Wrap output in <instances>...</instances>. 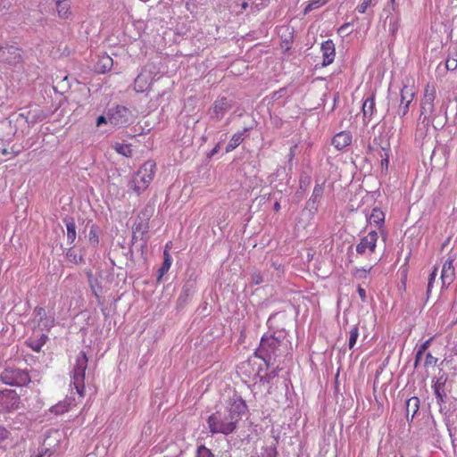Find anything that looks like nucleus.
<instances>
[{
  "instance_id": "1",
  "label": "nucleus",
  "mask_w": 457,
  "mask_h": 457,
  "mask_svg": "<svg viewBox=\"0 0 457 457\" xmlns=\"http://www.w3.org/2000/svg\"><path fill=\"white\" fill-rule=\"evenodd\" d=\"M247 405L242 399H237L230 406L221 411L212 413L207 420L210 431L212 434L229 435L236 431L237 423L245 412Z\"/></svg>"
},
{
  "instance_id": "2",
  "label": "nucleus",
  "mask_w": 457,
  "mask_h": 457,
  "mask_svg": "<svg viewBox=\"0 0 457 457\" xmlns=\"http://www.w3.org/2000/svg\"><path fill=\"white\" fill-rule=\"evenodd\" d=\"M155 171V162L153 160H147L133 175L129 182V188L139 195L148 188L154 178Z\"/></svg>"
},
{
  "instance_id": "3",
  "label": "nucleus",
  "mask_w": 457,
  "mask_h": 457,
  "mask_svg": "<svg viewBox=\"0 0 457 457\" xmlns=\"http://www.w3.org/2000/svg\"><path fill=\"white\" fill-rule=\"evenodd\" d=\"M88 359L85 352H80L75 359L72 369L71 384L80 397L85 396V373L87 368Z\"/></svg>"
},
{
  "instance_id": "4",
  "label": "nucleus",
  "mask_w": 457,
  "mask_h": 457,
  "mask_svg": "<svg viewBox=\"0 0 457 457\" xmlns=\"http://www.w3.org/2000/svg\"><path fill=\"white\" fill-rule=\"evenodd\" d=\"M3 383L12 386H23L29 383V373L21 369L6 368L0 375Z\"/></svg>"
},
{
  "instance_id": "5",
  "label": "nucleus",
  "mask_w": 457,
  "mask_h": 457,
  "mask_svg": "<svg viewBox=\"0 0 457 457\" xmlns=\"http://www.w3.org/2000/svg\"><path fill=\"white\" fill-rule=\"evenodd\" d=\"M436 86L434 84H428L425 87L424 96L421 101V113L420 118H422V123L427 122V126L429 125L430 120L429 116L434 112V101L436 99Z\"/></svg>"
},
{
  "instance_id": "6",
  "label": "nucleus",
  "mask_w": 457,
  "mask_h": 457,
  "mask_svg": "<svg viewBox=\"0 0 457 457\" xmlns=\"http://www.w3.org/2000/svg\"><path fill=\"white\" fill-rule=\"evenodd\" d=\"M20 395L11 389L0 391V414L14 411L21 407Z\"/></svg>"
},
{
  "instance_id": "7",
  "label": "nucleus",
  "mask_w": 457,
  "mask_h": 457,
  "mask_svg": "<svg viewBox=\"0 0 457 457\" xmlns=\"http://www.w3.org/2000/svg\"><path fill=\"white\" fill-rule=\"evenodd\" d=\"M378 239V235L375 230L369 232L366 236L361 237L356 245L357 255L370 257L376 250Z\"/></svg>"
},
{
  "instance_id": "8",
  "label": "nucleus",
  "mask_w": 457,
  "mask_h": 457,
  "mask_svg": "<svg viewBox=\"0 0 457 457\" xmlns=\"http://www.w3.org/2000/svg\"><path fill=\"white\" fill-rule=\"evenodd\" d=\"M31 323L41 330H50L54 325V317L48 315L44 307L37 306L33 311Z\"/></svg>"
},
{
  "instance_id": "9",
  "label": "nucleus",
  "mask_w": 457,
  "mask_h": 457,
  "mask_svg": "<svg viewBox=\"0 0 457 457\" xmlns=\"http://www.w3.org/2000/svg\"><path fill=\"white\" fill-rule=\"evenodd\" d=\"M108 120L114 126H123L129 123L131 112L129 108L123 105H116L110 108L108 111Z\"/></svg>"
},
{
  "instance_id": "10",
  "label": "nucleus",
  "mask_w": 457,
  "mask_h": 457,
  "mask_svg": "<svg viewBox=\"0 0 457 457\" xmlns=\"http://www.w3.org/2000/svg\"><path fill=\"white\" fill-rule=\"evenodd\" d=\"M232 108V104L229 99L225 96L218 97L212 104L210 109L211 119L214 120H220L225 114Z\"/></svg>"
},
{
  "instance_id": "11",
  "label": "nucleus",
  "mask_w": 457,
  "mask_h": 457,
  "mask_svg": "<svg viewBox=\"0 0 457 457\" xmlns=\"http://www.w3.org/2000/svg\"><path fill=\"white\" fill-rule=\"evenodd\" d=\"M453 257H449L442 265L441 270V287L446 289L455 279V268L453 266Z\"/></svg>"
},
{
  "instance_id": "12",
  "label": "nucleus",
  "mask_w": 457,
  "mask_h": 457,
  "mask_svg": "<svg viewBox=\"0 0 457 457\" xmlns=\"http://www.w3.org/2000/svg\"><path fill=\"white\" fill-rule=\"evenodd\" d=\"M401 103L398 108V114L404 117L409 112V105L414 99V92L407 85H403L401 89Z\"/></svg>"
},
{
  "instance_id": "13",
  "label": "nucleus",
  "mask_w": 457,
  "mask_h": 457,
  "mask_svg": "<svg viewBox=\"0 0 457 457\" xmlns=\"http://www.w3.org/2000/svg\"><path fill=\"white\" fill-rule=\"evenodd\" d=\"M279 345V340L274 337H262L260 345V352L265 353L268 358L270 359L272 356L278 354L277 350Z\"/></svg>"
},
{
  "instance_id": "14",
  "label": "nucleus",
  "mask_w": 457,
  "mask_h": 457,
  "mask_svg": "<svg viewBox=\"0 0 457 457\" xmlns=\"http://www.w3.org/2000/svg\"><path fill=\"white\" fill-rule=\"evenodd\" d=\"M154 83V78L150 74L142 71L135 79L134 89L137 93H143L149 90Z\"/></svg>"
},
{
  "instance_id": "15",
  "label": "nucleus",
  "mask_w": 457,
  "mask_h": 457,
  "mask_svg": "<svg viewBox=\"0 0 457 457\" xmlns=\"http://www.w3.org/2000/svg\"><path fill=\"white\" fill-rule=\"evenodd\" d=\"M321 52L323 56L322 64L324 66L331 64L336 56L335 44L331 39H328L321 44Z\"/></svg>"
},
{
  "instance_id": "16",
  "label": "nucleus",
  "mask_w": 457,
  "mask_h": 457,
  "mask_svg": "<svg viewBox=\"0 0 457 457\" xmlns=\"http://www.w3.org/2000/svg\"><path fill=\"white\" fill-rule=\"evenodd\" d=\"M72 406H75V400L71 397H66L64 400L52 406L49 411L54 415H62L69 411Z\"/></svg>"
},
{
  "instance_id": "17",
  "label": "nucleus",
  "mask_w": 457,
  "mask_h": 457,
  "mask_svg": "<svg viewBox=\"0 0 457 457\" xmlns=\"http://www.w3.org/2000/svg\"><path fill=\"white\" fill-rule=\"evenodd\" d=\"M352 143V134L350 131H341L332 139V145L338 150H342Z\"/></svg>"
},
{
  "instance_id": "18",
  "label": "nucleus",
  "mask_w": 457,
  "mask_h": 457,
  "mask_svg": "<svg viewBox=\"0 0 457 457\" xmlns=\"http://www.w3.org/2000/svg\"><path fill=\"white\" fill-rule=\"evenodd\" d=\"M361 110L363 113V121L365 124H368L370 121L376 110L374 95H371L370 97L365 99Z\"/></svg>"
},
{
  "instance_id": "19",
  "label": "nucleus",
  "mask_w": 457,
  "mask_h": 457,
  "mask_svg": "<svg viewBox=\"0 0 457 457\" xmlns=\"http://www.w3.org/2000/svg\"><path fill=\"white\" fill-rule=\"evenodd\" d=\"M56 10L61 19H69L71 16L70 0H57Z\"/></svg>"
},
{
  "instance_id": "20",
  "label": "nucleus",
  "mask_w": 457,
  "mask_h": 457,
  "mask_svg": "<svg viewBox=\"0 0 457 457\" xmlns=\"http://www.w3.org/2000/svg\"><path fill=\"white\" fill-rule=\"evenodd\" d=\"M149 229L148 220L135 222L132 228L133 238H142Z\"/></svg>"
},
{
  "instance_id": "21",
  "label": "nucleus",
  "mask_w": 457,
  "mask_h": 457,
  "mask_svg": "<svg viewBox=\"0 0 457 457\" xmlns=\"http://www.w3.org/2000/svg\"><path fill=\"white\" fill-rule=\"evenodd\" d=\"M369 220L370 224H375L377 227L380 228L384 224L385 214L379 208H374L369 217Z\"/></svg>"
},
{
  "instance_id": "22",
  "label": "nucleus",
  "mask_w": 457,
  "mask_h": 457,
  "mask_svg": "<svg viewBox=\"0 0 457 457\" xmlns=\"http://www.w3.org/2000/svg\"><path fill=\"white\" fill-rule=\"evenodd\" d=\"M246 129L244 131L237 132L235 133L227 145L226 152L229 153L236 149L243 141H244V135Z\"/></svg>"
},
{
  "instance_id": "23",
  "label": "nucleus",
  "mask_w": 457,
  "mask_h": 457,
  "mask_svg": "<svg viewBox=\"0 0 457 457\" xmlns=\"http://www.w3.org/2000/svg\"><path fill=\"white\" fill-rule=\"evenodd\" d=\"M112 148L115 152L125 157H131L133 154L132 145L130 144H122V143H115L112 145Z\"/></svg>"
},
{
  "instance_id": "24",
  "label": "nucleus",
  "mask_w": 457,
  "mask_h": 457,
  "mask_svg": "<svg viewBox=\"0 0 457 457\" xmlns=\"http://www.w3.org/2000/svg\"><path fill=\"white\" fill-rule=\"evenodd\" d=\"M163 255H164V261H163L162 267L158 270V272H159L158 279H161L162 278V276L168 272V270H170V265H171V257L167 250L164 251Z\"/></svg>"
},
{
  "instance_id": "25",
  "label": "nucleus",
  "mask_w": 457,
  "mask_h": 457,
  "mask_svg": "<svg viewBox=\"0 0 457 457\" xmlns=\"http://www.w3.org/2000/svg\"><path fill=\"white\" fill-rule=\"evenodd\" d=\"M112 67V59L110 56H103L98 62V71L104 73Z\"/></svg>"
},
{
  "instance_id": "26",
  "label": "nucleus",
  "mask_w": 457,
  "mask_h": 457,
  "mask_svg": "<svg viewBox=\"0 0 457 457\" xmlns=\"http://www.w3.org/2000/svg\"><path fill=\"white\" fill-rule=\"evenodd\" d=\"M67 241L69 245H73L76 239V224L73 220L66 223Z\"/></svg>"
},
{
  "instance_id": "27",
  "label": "nucleus",
  "mask_w": 457,
  "mask_h": 457,
  "mask_svg": "<svg viewBox=\"0 0 457 457\" xmlns=\"http://www.w3.org/2000/svg\"><path fill=\"white\" fill-rule=\"evenodd\" d=\"M374 265H370L369 267L365 268H355L353 271V278L357 279H365L367 278L368 275L370 273L371 270L373 269Z\"/></svg>"
},
{
  "instance_id": "28",
  "label": "nucleus",
  "mask_w": 457,
  "mask_h": 457,
  "mask_svg": "<svg viewBox=\"0 0 457 457\" xmlns=\"http://www.w3.org/2000/svg\"><path fill=\"white\" fill-rule=\"evenodd\" d=\"M432 341V338H429L426 340L418 349L416 355H415V363L414 366L417 367L418 363L421 360L422 355L424 354L425 351L429 347L430 343Z\"/></svg>"
},
{
  "instance_id": "29",
  "label": "nucleus",
  "mask_w": 457,
  "mask_h": 457,
  "mask_svg": "<svg viewBox=\"0 0 457 457\" xmlns=\"http://www.w3.org/2000/svg\"><path fill=\"white\" fill-rule=\"evenodd\" d=\"M359 337V328L358 326H353L349 331V339H348V346L349 349H353L356 345L357 339Z\"/></svg>"
},
{
  "instance_id": "30",
  "label": "nucleus",
  "mask_w": 457,
  "mask_h": 457,
  "mask_svg": "<svg viewBox=\"0 0 457 457\" xmlns=\"http://www.w3.org/2000/svg\"><path fill=\"white\" fill-rule=\"evenodd\" d=\"M5 49H6L8 54L12 55V57H11V58H9V57L4 58V60L5 62H10V63H16V62H20L21 55L18 53V49L17 48L13 47V46H10V47H7Z\"/></svg>"
},
{
  "instance_id": "31",
  "label": "nucleus",
  "mask_w": 457,
  "mask_h": 457,
  "mask_svg": "<svg viewBox=\"0 0 457 457\" xmlns=\"http://www.w3.org/2000/svg\"><path fill=\"white\" fill-rule=\"evenodd\" d=\"M419 403L420 400L418 397H411L410 399H408V401L406 402L407 412L411 411L413 416L419 410Z\"/></svg>"
},
{
  "instance_id": "32",
  "label": "nucleus",
  "mask_w": 457,
  "mask_h": 457,
  "mask_svg": "<svg viewBox=\"0 0 457 457\" xmlns=\"http://www.w3.org/2000/svg\"><path fill=\"white\" fill-rule=\"evenodd\" d=\"M323 192H324V185L323 184H321V185L316 184L315 187H313L311 199L313 202L320 201V199L321 198V196L323 195Z\"/></svg>"
},
{
  "instance_id": "33",
  "label": "nucleus",
  "mask_w": 457,
  "mask_h": 457,
  "mask_svg": "<svg viewBox=\"0 0 457 457\" xmlns=\"http://www.w3.org/2000/svg\"><path fill=\"white\" fill-rule=\"evenodd\" d=\"M445 67L448 71H452L457 69V54H454L446 59Z\"/></svg>"
},
{
  "instance_id": "34",
  "label": "nucleus",
  "mask_w": 457,
  "mask_h": 457,
  "mask_svg": "<svg viewBox=\"0 0 457 457\" xmlns=\"http://www.w3.org/2000/svg\"><path fill=\"white\" fill-rule=\"evenodd\" d=\"M436 276H437V268L435 267L434 270H432V272L429 274V277H428V288H427L428 296L431 293V290H432V287H433V284H434V282L436 280Z\"/></svg>"
},
{
  "instance_id": "35",
  "label": "nucleus",
  "mask_w": 457,
  "mask_h": 457,
  "mask_svg": "<svg viewBox=\"0 0 457 457\" xmlns=\"http://www.w3.org/2000/svg\"><path fill=\"white\" fill-rule=\"evenodd\" d=\"M437 363V358L434 357L430 353L426 354L424 365L427 368L435 367Z\"/></svg>"
},
{
  "instance_id": "36",
  "label": "nucleus",
  "mask_w": 457,
  "mask_h": 457,
  "mask_svg": "<svg viewBox=\"0 0 457 457\" xmlns=\"http://www.w3.org/2000/svg\"><path fill=\"white\" fill-rule=\"evenodd\" d=\"M324 4L325 3L320 0L312 1L310 4H308V5L305 7L304 12L307 13V12L312 11L313 9L320 7Z\"/></svg>"
},
{
  "instance_id": "37",
  "label": "nucleus",
  "mask_w": 457,
  "mask_h": 457,
  "mask_svg": "<svg viewBox=\"0 0 457 457\" xmlns=\"http://www.w3.org/2000/svg\"><path fill=\"white\" fill-rule=\"evenodd\" d=\"M372 0H363L357 5L356 10L359 13H364L368 7L371 5Z\"/></svg>"
},
{
  "instance_id": "38",
  "label": "nucleus",
  "mask_w": 457,
  "mask_h": 457,
  "mask_svg": "<svg viewBox=\"0 0 457 457\" xmlns=\"http://www.w3.org/2000/svg\"><path fill=\"white\" fill-rule=\"evenodd\" d=\"M263 282V278L261 272H253L251 276V283L253 285H260Z\"/></svg>"
},
{
  "instance_id": "39",
  "label": "nucleus",
  "mask_w": 457,
  "mask_h": 457,
  "mask_svg": "<svg viewBox=\"0 0 457 457\" xmlns=\"http://www.w3.org/2000/svg\"><path fill=\"white\" fill-rule=\"evenodd\" d=\"M198 457H214L211 450L202 445L198 448Z\"/></svg>"
},
{
  "instance_id": "40",
  "label": "nucleus",
  "mask_w": 457,
  "mask_h": 457,
  "mask_svg": "<svg viewBox=\"0 0 457 457\" xmlns=\"http://www.w3.org/2000/svg\"><path fill=\"white\" fill-rule=\"evenodd\" d=\"M10 435H11L10 431L4 426L0 425V443L8 439Z\"/></svg>"
},
{
  "instance_id": "41",
  "label": "nucleus",
  "mask_w": 457,
  "mask_h": 457,
  "mask_svg": "<svg viewBox=\"0 0 457 457\" xmlns=\"http://www.w3.org/2000/svg\"><path fill=\"white\" fill-rule=\"evenodd\" d=\"M66 256L67 258L71 261V262H73L75 263H77L79 262V260L80 261L81 260V257L78 258L77 254L75 253V252L70 248L67 253H66Z\"/></svg>"
},
{
  "instance_id": "42",
  "label": "nucleus",
  "mask_w": 457,
  "mask_h": 457,
  "mask_svg": "<svg viewBox=\"0 0 457 457\" xmlns=\"http://www.w3.org/2000/svg\"><path fill=\"white\" fill-rule=\"evenodd\" d=\"M287 93V88L286 87H281L279 88L278 90L275 91L272 93V96H271V98L273 100H277V99H279L280 97H282L285 94Z\"/></svg>"
},
{
  "instance_id": "43",
  "label": "nucleus",
  "mask_w": 457,
  "mask_h": 457,
  "mask_svg": "<svg viewBox=\"0 0 457 457\" xmlns=\"http://www.w3.org/2000/svg\"><path fill=\"white\" fill-rule=\"evenodd\" d=\"M434 392H435V395H436V400H437V403H441L444 402V394L440 391V387L439 386H434Z\"/></svg>"
},
{
  "instance_id": "44",
  "label": "nucleus",
  "mask_w": 457,
  "mask_h": 457,
  "mask_svg": "<svg viewBox=\"0 0 457 457\" xmlns=\"http://www.w3.org/2000/svg\"><path fill=\"white\" fill-rule=\"evenodd\" d=\"M357 292H358V295H359L361 302L365 303L367 301L366 290L363 287H361V286H358Z\"/></svg>"
},
{
  "instance_id": "45",
  "label": "nucleus",
  "mask_w": 457,
  "mask_h": 457,
  "mask_svg": "<svg viewBox=\"0 0 457 457\" xmlns=\"http://www.w3.org/2000/svg\"><path fill=\"white\" fill-rule=\"evenodd\" d=\"M109 120H108V117H104L103 115L99 116L96 120V126L97 127H100L102 124H105L107 123Z\"/></svg>"
},
{
  "instance_id": "46",
  "label": "nucleus",
  "mask_w": 457,
  "mask_h": 457,
  "mask_svg": "<svg viewBox=\"0 0 457 457\" xmlns=\"http://www.w3.org/2000/svg\"><path fill=\"white\" fill-rule=\"evenodd\" d=\"M89 239H90V241L94 242L95 244L98 243V237L92 230L89 233Z\"/></svg>"
},
{
  "instance_id": "47",
  "label": "nucleus",
  "mask_w": 457,
  "mask_h": 457,
  "mask_svg": "<svg viewBox=\"0 0 457 457\" xmlns=\"http://www.w3.org/2000/svg\"><path fill=\"white\" fill-rule=\"evenodd\" d=\"M350 23H345L338 29V33H344L345 29L349 27Z\"/></svg>"
},
{
  "instance_id": "48",
  "label": "nucleus",
  "mask_w": 457,
  "mask_h": 457,
  "mask_svg": "<svg viewBox=\"0 0 457 457\" xmlns=\"http://www.w3.org/2000/svg\"><path fill=\"white\" fill-rule=\"evenodd\" d=\"M397 29H398V24L395 22L391 26L390 30H391L392 34L395 35V32L397 31Z\"/></svg>"
},
{
  "instance_id": "49",
  "label": "nucleus",
  "mask_w": 457,
  "mask_h": 457,
  "mask_svg": "<svg viewBox=\"0 0 457 457\" xmlns=\"http://www.w3.org/2000/svg\"><path fill=\"white\" fill-rule=\"evenodd\" d=\"M41 345H39V344H37L36 345H30V347H31L35 352H39V351L41 350Z\"/></svg>"
},
{
  "instance_id": "50",
  "label": "nucleus",
  "mask_w": 457,
  "mask_h": 457,
  "mask_svg": "<svg viewBox=\"0 0 457 457\" xmlns=\"http://www.w3.org/2000/svg\"><path fill=\"white\" fill-rule=\"evenodd\" d=\"M280 210V204L278 202H276L274 204V211L278 212Z\"/></svg>"
},
{
  "instance_id": "51",
  "label": "nucleus",
  "mask_w": 457,
  "mask_h": 457,
  "mask_svg": "<svg viewBox=\"0 0 457 457\" xmlns=\"http://www.w3.org/2000/svg\"><path fill=\"white\" fill-rule=\"evenodd\" d=\"M241 7H242V10H245L248 7V3L247 2H243L242 4H241Z\"/></svg>"
},
{
  "instance_id": "52",
  "label": "nucleus",
  "mask_w": 457,
  "mask_h": 457,
  "mask_svg": "<svg viewBox=\"0 0 457 457\" xmlns=\"http://www.w3.org/2000/svg\"><path fill=\"white\" fill-rule=\"evenodd\" d=\"M217 152H218V145H217V146H215V147L212 150V152H211V155H213V154H216Z\"/></svg>"
},
{
  "instance_id": "53",
  "label": "nucleus",
  "mask_w": 457,
  "mask_h": 457,
  "mask_svg": "<svg viewBox=\"0 0 457 457\" xmlns=\"http://www.w3.org/2000/svg\"><path fill=\"white\" fill-rule=\"evenodd\" d=\"M31 457H44V453H39L37 454H34Z\"/></svg>"
},
{
  "instance_id": "54",
  "label": "nucleus",
  "mask_w": 457,
  "mask_h": 457,
  "mask_svg": "<svg viewBox=\"0 0 457 457\" xmlns=\"http://www.w3.org/2000/svg\"><path fill=\"white\" fill-rule=\"evenodd\" d=\"M294 148H295V147H292V148L290 149V159H292V158L294 157Z\"/></svg>"
},
{
  "instance_id": "55",
  "label": "nucleus",
  "mask_w": 457,
  "mask_h": 457,
  "mask_svg": "<svg viewBox=\"0 0 457 457\" xmlns=\"http://www.w3.org/2000/svg\"><path fill=\"white\" fill-rule=\"evenodd\" d=\"M387 162H388L387 159L382 160V162H381L382 164H387Z\"/></svg>"
},
{
  "instance_id": "56",
  "label": "nucleus",
  "mask_w": 457,
  "mask_h": 457,
  "mask_svg": "<svg viewBox=\"0 0 457 457\" xmlns=\"http://www.w3.org/2000/svg\"><path fill=\"white\" fill-rule=\"evenodd\" d=\"M387 162H388L387 159L382 160V162H381L382 164H387Z\"/></svg>"
},
{
  "instance_id": "57",
  "label": "nucleus",
  "mask_w": 457,
  "mask_h": 457,
  "mask_svg": "<svg viewBox=\"0 0 457 457\" xmlns=\"http://www.w3.org/2000/svg\"><path fill=\"white\" fill-rule=\"evenodd\" d=\"M390 1H391L392 4L394 5L395 3V0H390Z\"/></svg>"
}]
</instances>
